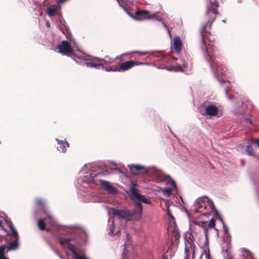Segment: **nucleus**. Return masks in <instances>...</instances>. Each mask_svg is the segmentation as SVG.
<instances>
[{
  "mask_svg": "<svg viewBox=\"0 0 259 259\" xmlns=\"http://www.w3.org/2000/svg\"><path fill=\"white\" fill-rule=\"evenodd\" d=\"M196 224L203 231L205 238L203 242L199 241L200 250L197 248L193 241L189 239H186L185 241V253L186 256L184 259H189L190 255L192 254V259H210L209 248L208 234L207 223L206 222H196Z\"/></svg>",
  "mask_w": 259,
  "mask_h": 259,
  "instance_id": "1",
  "label": "nucleus"
},
{
  "mask_svg": "<svg viewBox=\"0 0 259 259\" xmlns=\"http://www.w3.org/2000/svg\"><path fill=\"white\" fill-rule=\"evenodd\" d=\"M194 210L196 212H203L206 216L210 213L218 212L215 209L213 202L207 196H203L199 197L194 202Z\"/></svg>",
  "mask_w": 259,
  "mask_h": 259,
  "instance_id": "2",
  "label": "nucleus"
},
{
  "mask_svg": "<svg viewBox=\"0 0 259 259\" xmlns=\"http://www.w3.org/2000/svg\"><path fill=\"white\" fill-rule=\"evenodd\" d=\"M162 200L164 202L166 207V211L167 212V214L168 215V233L169 235H171L175 238L176 241H177L180 237V234L176 226L174 217L172 215L171 212L169 208V202L168 200L166 199L162 198Z\"/></svg>",
  "mask_w": 259,
  "mask_h": 259,
  "instance_id": "3",
  "label": "nucleus"
},
{
  "mask_svg": "<svg viewBox=\"0 0 259 259\" xmlns=\"http://www.w3.org/2000/svg\"><path fill=\"white\" fill-rule=\"evenodd\" d=\"M167 183L164 184L165 188H160L158 192L163 196L169 197L177 191L176 184L171 178H167L166 179Z\"/></svg>",
  "mask_w": 259,
  "mask_h": 259,
  "instance_id": "4",
  "label": "nucleus"
},
{
  "mask_svg": "<svg viewBox=\"0 0 259 259\" xmlns=\"http://www.w3.org/2000/svg\"><path fill=\"white\" fill-rule=\"evenodd\" d=\"M131 194L130 197L131 199L140 203L141 201L147 204L151 203V201L149 199H147L143 195H141L138 192L136 188V184L134 182L131 183Z\"/></svg>",
  "mask_w": 259,
  "mask_h": 259,
  "instance_id": "5",
  "label": "nucleus"
},
{
  "mask_svg": "<svg viewBox=\"0 0 259 259\" xmlns=\"http://www.w3.org/2000/svg\"><path fill=\"white\" fill-rule=\"evenodd\" d=\"M58 52L63 55L72 56L73 49L66 40H63L58 45Z\"/></svg>",
  "mask_w": 259,
  "mask_h": 259,
  "instance_id": "6",
  "label": "nucleus"
},
{
  "mask_svg": "<svg viewBox=\"0 0 259 259\" xmlns=\"http://www.w3.org/2000/svg\"><path fill=\"white\" fill-rule=\"evenodd\" d=\"M112 213L113 215L117 216L119 219H123L128 221L132 220V213L127 209H112Z\"/></svg>",
  "mask_w": 259,
  "mask_h": 259,
  "instance_id": "7",
  "label": "nucleus"
},
{
  "mask_svg": "<svg viewBox=\"0 0 259 259\" xmlns=\"http://www.w3.org/2000/svg\"><path fill=\"white\" fill-rule=\"evenodd\" d=\"M70 239L68 238H62L60 240V243L62 245H67L73 253L74 259H88L84 255H80L78 254L75 251V248L70 244Z\"/></svg>",
  "mask_w": 259,
  "mask_h": 259,
  "instance_id": "8",
  "label": "nucleus"
},
{
  "mask_svg": "<svg viewBox=\"0 0 259 259\" xmlns=\"http://www.w3.org/2000/svg\"><path fill=\"white\" fill-rule=\"evenodd\" d=\"M128 166L131 172L134 175L145 174L148 171L146 167L141 165L131 164Z\"/></svg>",
  "mask_w": 259,
  "mask_h": 259,
  "instance_id": "9",
  "label": "nucleus"
},
{
  "mask_svg": "<svg viewBox=\"0 0 259 259\" xmlns=\"http://www.w3.org/2000/svg\"><path fill=\"white\" fill-rule=\"evenodd\" d=\"M210 5H208L207 6V14H213L214 15V17L210 21V24H211L217 15L216 10L218 7V2L215 0H209Z\"/></svg>",
  "mask_w": 259,
  "mask_h": 259,
  "instance_id": "10",
  "label": "nucleus"
},
{
  "mask_svg": "<svg viewBox=\"0 0 259 259\" xmlns=\"http://www.w3.org/2000/svg\"><path fill=\"white\" fill-rule=\"evenodd\" d=\"M135 64H137L136 61H129L125 62L123 63H121L119 67H116L114 68V70L115 71H124L129 69L131 68L133 66L135 65Z\"/></svg>",
  "mask_w": 259,
  "mask_h": 259,
  "instance_id": "11",
  "label": "nucleus"
},
{
  "mask_svg": "<svg viewBox=\"0 0 259 259\" xmlns=\"http://www.w3.org/2000/svg\"><path fill=\"white\" fill-rule=\"evenodd\" d=\"M148 14L149 12L147 11H139L136 13V15L138 17L137 19L139 20L155 19L156 17L155 14L148 15Z\"/></svg>",
  "mask_w": 259,
  "mask_h": 259,
  "instance_id": "12",
  "label": "nucleus"
},
{
  "mask_svg": "<svg viewBox=\"0 0 259 259\" xmlns=\"http://www.w3.org/2000/svg\"><path fill=\"white\" fill-rule=\"evenodd\" d=\"M101 183L104 190L111 194H115L117 193V189L109 182L106 181H101Z\"/></svg>",
  "mask_w": 259,
  "mask_h": 259,
  "instance_id": "13",
  "label": "nucleus"
},
{
  "mask_svg": "<svg viewBox=\"0 0 259 259\" xmlns=\"http://www.w3.org/2000/svg\"><path fill=\"white\" fill-rule=\"evenodd\" d=\"M46 221L47 222V224H50L51 226L54 225V220L50 215H48V219H45V220L40 219L38 220L37 224L40 230H43L45 229Z\"/></svg>",
  "mask_w": 259,
  "mask_h": 259,
  "instance_id": "14",
  "label": "nucleus"
},
{
  "mask_svg": "<svg viewBox=\"0 0 259 259\" xmlns=\"http://www.w3.org/2000/svg\"><path fill=\"white\" fill-rule=\"evenodd\" d=\"M134 216L136 220H140L142 216V207L140 202H136V208L133 211L132 216Z\"/></svg>",
  "mask_w": 259,
  "mask_h": 259,
  "instance_id": "15",
  "label": "nucleus"
},
{
  "mask_svg": "<svg viewBox=\"0 0 259 259\" xmlns=\"http://www.w3.org/2000/svg\"><path fill=\"white\" fill-rule=\"evenodd\" d=\"M155 176L157 179V182L161 183L163 185L167 183V181H166V179L167 178H170V177L164 175L160 171H156L155 174Z\"/></svg>",
  "mask_w": 259,
  "mask_h": 259,
  "instance_id": "16",
  "label": "nucleus"
},
{
  "mask_svg": "<svg viewBox=\"0 0 259 259\" xmlns=\"http://www.w3.org/2000/svg\"><path fill=\"white\" fill-rule=\"evenodd\" d=\"M186 67V64L184 62L183 64V66H180V65H171L169 67H165L163 68L171 71H184V68Z\"/></svg>",
  "mask_w": 259,
  "mask_h": 259,
  "instance_id": "17",
  "label": "nucleus"
},
{
  "mask_svg": "<svg viewBox=\"0 0 259 259\" xmlns=\"http://www.w3.org/2000/svg\"><path fill=\"white\" fill-rule=\"evenodd\" d=\"M218 112V108L212 105L208 106L205 109V112L207 115L209 116L215 115Z\"/></svg>",
  "mask_w": 259,
  "mask_h": 259,
  "instance_id": "18",
  "label": "nucleus"
},
{
  "mask_svg": "<svg viewBox=\"0 0 259 259\" xmlns=\"http://www.w3.org/2000/svg\"><path fill=\"white\" fill-rule=\"evenodd\" d=\"M173 47L175 50L179 53L182 49V41L179 37H176L173 40Z\"/></svg>",
  "mask_w": 259,
  "mask_h": 259,
  "instance_id": "19",
  "label": "nucleus"
},
{
  "mask_svg": "<svg viewBox=\"0 0 259 259\" xmlns=\"http://www.w3.org/2000/svg\"><path fill=\"white\" fill-rule=\"evenodd\" d=\"M56 140L58 142V143L59 145L57 147L58 150L62 152H65L66 148L69 147V144L66 142L59 141L57 139H56Z\"/></svg>",
  "mask_w": 259,
  "mask_h": 259,
  "instance_id": "20",
  "label": "nucleus"
},
{
  "mask_svg": "<svg viewBox=\"0 0 259 259\" xmlns=\"http://www.w3.org/2000/svg\"><path fill=\"white\" fill-rule=\"evenodd\" d=\"M7 223L8 226L10 227L11 230L12 236L15 238V239H18L19 236L17 230L15 229L13 226V223L11 221H7Z\"/></svg>",
  "mask_w": 259,
  "mask_h": 259,
  "instance_id": "21",
  "label": "nucleus"
},
{
  "mask_svg": "<svg viewBox=\"0 0 259 259\" xmlns=\"http://www.w3.org/2000/svg\"><path fill=\"white\" fill-rule=\"evenodd\" d=\"M57 10V9L55 6H52L48 9L47 14L50 17H52L55 15Z\"/></svg>",
  "mask_w": 259,
  "mask_h": 259,
  "instance_id": "22",
  "label": "nucleus"
},
{
  "mask_svg": "<svg viewBox=\"0 0 259 259\" xmlns=\"http://www.w3.org/2000/svg\"><path fill=\"white\" fill-rule=\"evenodd\" d=\"M240 147H245V149H246V152L248 155H254L253 149L250 146L247 145L246 146L245 145H243L242 144H240L239 146H238V150H240Z\"/></svg>",
  "mask_w": 259,
  "mask_h": 259,
  "instance_id": "23",
  "label": "nucleus"
},
{
  "mask_svg": "<svg viewBox=\"0 0 259 259\" xmlns=\"http://www.w3.org/2000/svg\"><path fill=\"white\" fill-rule=\"evenodd\" d=\"M18 247V243L17 241L12 242L8 245H6V248L8 250H11L16 249Z\"/></svg>",
  "mask_w": 259,
  "mask_h": 259,
  "instance_id": "24",
  "label": "nucleus"
},
{
  "mask_svg": "<svg viewBox=\"0 0 259 259\" xmlns=\"http://www.w3.org/2000/svg\"><path fill=\"white\" fill-rule=\"evenodd\" d=\"M6 245H2L0 246V259H9L5 256V251Z\"/></svg>",
  "mask_w": 259,
  "mask_h": 259,
  "instance_id": "25",
  "label": "nucleus"
},
{
  "mask_svg": "<svg viewBox=\"0 0 259 259\" xmlns=\"http://www.w3.org/2000/svg\"><path fill=\"white\" fill-rule=\"evenodd\" d=\"M114 222H113L112 223V226L110 228V231H109V235H116L118 233L120 232V231L119 230H118L117 231H116L115 232V233H114Z\"/></svg>",
  "mask_w": 259,
  "mask_h": 259,
  "instance_id": "26",
  "label": "nucleus"
},
{
  "mask_svg": "<svg viewBox=\"0 0 259 259\" xmlns=\"http://www.w3.org/2000/svg\"><path fill=\"white\" fill-rule=\"evenodd\" d=\"M215 227V221L214 219H211L209 223L207 224V229H212Z\"/></svg>",
  "mask_w": 259,
  "mask_h": 259,
  "instance_id": "27",
  "label": "nucleus"
},
{
  "mask_svg": "<svg viewBox=\"0 0 259 259\" xmlns=\"http://www.w3.org/2000/svg\"><path fill=\"white\" fill-rule=\"evenodd\" d=\"M86 64L87 66L94 67L96 68H99L100 67L102 66V64H96L94 63H87Z\"/></svg>",
  "mask_w": 259,
  "mask_h": 259,
  "instance_id": "28",
  "label": "nucleus"
},
{
  "mask_svg": "<svg viewBox=\"0 0 259 259\" xmlns=\"http://www.w3.org/2000/svg\"><path fill=\"white\" fill-rule=\"evenodd\" d=\"M245 121L246 122V123H249L250 124H252V122L251 121V120L249 119V118H246L245 119Z\"/></svg>",
  "mask_w": 259,
  "mask_h": 259,
  "instance_id": "29",
  "label": "nucleus"
},
{
  "mask_svg": "<svg viewBox=\"0 0 259 259\" xmlns=\"http://www.w3.org/2000/svg\"><path fill=\"white\" fill-rule=\"evenodd\" d=\"M114 69H113V68H112L111 67H109V68H108L106 69V70L108 71H115L114 70Z\"/></svg>",
  "mask_w": 259,
  "mask_h": 259,
  "instance_id": "30",
  "label": "nucleus"
},
{
  "mask_svg": "<svg viewBox=\"0 0 259 259\" xmlns=\"http://www.w3.org/2000/svg\"><path fill=\"white\" fill-rule=\"evenodd\" d=\"M76 58H78V59H80V60H81L82 58V57H81V58H79V57H76V56H74L73 57V59L75 61H76V62H77V60H76Z\"/></svg>",
  "mask_w": 259,
  "mask_h": 259,
  "instance_id": "31",
  "label": "nucleus"
},
{
  "mask_svg": "<svg viewBox=\"0 0 259 259\" xmlns=\"http://www.w3.org/2000/svg\"><path fill=\"white\" fill-rule=\"evenodd\" d=\"M67 0H58V3L59 4H62V3H63L64 2H65Z\"/></svg>",
  "mask_w": 259,
  "mask_h": 259,
  "instance_id": "32",
  "label": "nucleus"
},
{
  "mask_svg": "<svg viewBox=\"0 0 259 259\" xmlns=\"http://www.w3.org/2000/svg\"><path fill=\"white\" fill-rule=\"evenodd\" d=\"M137 53H139L141 55H144L145 53L143 52H137Z\"/></svg>",
  "mask_w": 259,
  "mask_h": 259,
  "instance_id": "33",
  "label": "nucleus"
},
{
  "mask_svg": "<svg viewBox=\"0 0 259 259\" xmlns=\"http://www.w3.org/2000/svg\"><path fill=\"white\" fill-rule=\"evenodd\" d=\"M123 4H126L128 0H121Z\"/></svg>",
  "mask_w": 259,
  "mask_h": 259,
  "instance_id": "34",
  "label": "nucleus"
},
{
  "mask_svg": "<svg viewBox=\"0 0 259 259\" xmlns=\"http://www.w3.org/2000/svg\"><path fill=\"white\" fill-rule=\"evenodd\" d=\"M37 203L38 204H39V203H42V201H41V200H40V199H38V200H37Z\"/></svg>",
  "mask_w": 259,
  "mask_h": 259,
  "instance_id": "35",
  "label": "nucleus"
},
{
  "mask_svg": "<svg viewBox=\"0 0 259 259\" xmlns=\"http://www.w3.org/2000/svg\"><path fill=\"white\" fill-rule=\"evenodd\" d=\"M46 25L48 27H49L50 26V24L48 21L47 22Z\"/></svg>",
  "mask_w": 259,
  "mask_h": 259,
  "instance_id": "36",
  "label": "nucleus"
},
{
  "mask_svg": "<svg viewBox=\"0 0 259 259\" xmlns=\"http://www.w3.org/2000/svg\"><path fill=\"white\" fill-rule=\"evenodd\" d=\"M142 64H143L142 63L137 62V64H135V65H142Z\"/></svg>",
  "mask_w": 259,
  "mask_h": 259,
  "instance_id": "37",
  "label": "nucleus"
},
{
  "mask_svg": "<svg viewBox=\"0 0 259 259\" xmlns=\"http://www.w3.org/2000/svg\"><path fill=\"white\" fill-rule=\"evenodd\" d=\"M0 228H3V225H2V223L1 221H0Z\"/></svg>",
  "mask_w": 259,
  "mask_h": 259,
  "instance_id": "38",
  "label": "nucleus"
},
{
  "mask_svg": "<svg viewBox=\"0 0 259 259\" xmlns=\"http://www.w3.org/2000/svg\"><path fill=\"white\" fill-rule=\"evenodd\" d=\"M257 144L258 146L259 147V139H258V140L257 141Z\"/></svg>",
  "mask_w": 259,
  "mask_h": 259,
  "instance_id": "39",
  "label": "nucleus"
},
{
  "mask_svg": "<svg viewBox=\"0 0 259 259\" xmlns=\"http://www.w3.org/2000/svg\"><path fill=\"white\" fill-rule=\"evenodd\" d=\"M205 26H203V27H202V31H203V30H205Z\"/></svg>",
  "mask_w": 259,
  "mask_h": 259,
  "instance_id": "40",
  "label": "nucleus"
},
{
  "mask_svg": "<svg viewBox=\"0 0 259 259\" xmlns=\"http://www.w3.org/2000/svg\"><path fill=\"white\" fill-rule=\"evenodd\" d=\"M228 89H226V92L227 93V92H228Z\"/></svg>",
  "mask_w": 259,
  "mask_h": 259,
  "instance_id": "41",
  "label": "nucleus"
},
{
  "mask_svg": "<svg viewBox=\"0 0 259 259\" xmlns=\"http://www.w3.org/2000/svg\"><path fill=\"white\" fill-rule=\"evenodd\" d=\"M163 24H164V26H165V27H166V25H165V24H164V23H163Z\"/></svg>",
  "mask_w": 259,
  "mask_h": 259,
  "instance_id": "42",
  "label": "nucleus"
},
{
  "mask_svg": "<svg viewBox=\"0 0 259 259\" xmlns=\"http://www.w3.org/2000/svg\"><path fill=\"white\" fill-rule=\"evenodd\" d=\"M163 259H167L166 257H163Z\"/></svg>",
  "mask_w": 259,
  "mask_h": 259,
  "instance_id": "43",
  "label": "nucleus"
},
{
  "mask_svg": "<svg viewBox=\"0 0 259 259\" xmlns=\"http://www.w3.org/2000/svg\"><path fill=\"white\" fill-rule=\"evenodd\" d=\"M117 2H118V3L119 4V1H118V0H117Z\"/></svg>",
  "mask_w": 259,
  "mask_h": 259,
  "instance_id": "44",
  "label": "nucleus"
}]
</instances>
